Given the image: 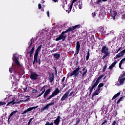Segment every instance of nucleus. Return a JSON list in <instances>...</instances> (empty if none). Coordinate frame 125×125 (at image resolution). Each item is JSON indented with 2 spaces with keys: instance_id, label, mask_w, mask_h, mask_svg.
<instances>
[{
  "instance_id": "36",
  "label": "nucleus",
  "mask_w": 125,
  "mask_h": 125,
  "mask_svg": "<svg viewBox=\"0 0 125 125\" xmlns=\"http://www.w3.org/2000/svg\"><path fill=\"white\" fill-rule=\"evenodd\" d=\"M103 1V0H98L97 2V4H99L100 3H101Z\"/></svg>"
},
{
  "instance_id": "63",
  "label": "nucleus",
  "mask_w": 125,
  "mask_h": 125,
  "mask_svg": "<svg viewBox=\"0 0 125 125\" xmlns=\"http://www.w3.org/2000/svg\"><path fill=\"white\" fill-rule=\"evenodd\" d=\"M31 46H32V44H30V45L29 46V47H31Z\"/></svg>"
},
{
  "instance_id": "48",
  "label": "nucleus",
  "mask_w": 125,
  "mask_h": 125,
  "mask_svg": "<svg viewBox=\"0 0 125 125\" xmlns=\"http://www.w3.org/2000/svg\"><path fill=\"white\" fill-rule=\"evenodd\" d=\"M73 93H74V92H71L69 94V96H72V95H73Z\"/></svg>"
},
{
  "instance_id": "17",
  "label": "nucleus",
  "mask_w": 125,
  "mask_h": 125,
  "mask_svg": "<svg viewBox=\"0 0 125 125\" xmlns=\"http://www.w3.org/2000/svg\"><path fill=\"white\" fill-rule=\"evenodd\" d=\"M38 56H39V55H36L34 54V62H33V64H35V62H36V63H38Z\"/></svg>"
},
{
  "instance_id": "49",
  "label": "nucleus",
  "mask_w": 125,
  "mask_h": 125,
  "mask_svg": "<svg viewBox=\"0 0 125 125\" xmlns=\"http://www.w3.org/2000/svg\"><path fill=\"white\" fill-rule=\"evenodd\" d=\"M47 15L48 17H49V11H48L47 12Z\"/></svg>"
},
{
  "instance_id": "9",
  "label": "nucleus",
  "mask_w": 125,
  "mask_h": 125,
  "mask_svg": "<svg viewBox=\"0 0 125 125\" xmlns=\"http://www.w3.org/2000/svg\"><path fill=\"white\" fill-rule=\"evenodd\" d=\"M119 82L120 85H123L125 81V72L119 78Z\"/></svg>"
},
{
  "instance_id": "13",
  "label": "nucleus",
  "mask_w": 125,
  "mask_h": 125,
  "mask_svg": "<svg viewBox=\"0 0 125 125\" xmlns=\"http://www.w3.org/2000/svg\"><path fill=\"white\" fill-rule=\"evenodd\" d=\"M54 102H52L50 104H48L46 105V106H45L43 108V110H48V109L49 108V106H51V105H54Z\"/></svg>"
},
{
  "instance_id": "40",
  "label": "nucleus",
  "mask_w": 125,
  "mask_h": 125,
  "mask_svg": "<svg viewBox=\"0 0 125 125\" xmlns=\"http://www.w3.org/2000/svg\"><path fill=\"white\" fill-rule=\"evenodd\" d=\"M32 121H33V118H31V119L29 120V122H28V125H30V124H31V122H32Z\"/></svg>"
},
{
  "instance_id": "39",
  "label": "nucleus",
  "mask_w": 125,
  "mask_h": 125,
  "mask_svg": "<svg viewBox=\"0 0 125 125\" xmlns=\"http://www.w3.org/2000/svg\"><path fill=\"white\" fill-rule=\"evenodd\" d=\"M80 122H81V120L78 119V120L76 121L75 125H79V124H80Z\"/></svg>"
},
{
  "instance_id": "16",
  "label": "nucleus",
  "mask_w": 125,
  "mask_h": 125,
  "mask_svg": "<svg viewBox=\"0 0 125 125\" xmlns=\"http://www.w3.org/2000/svg\"><path fill=\"white\" fill-rule=\"evenodd\" d=\"M60 123V116H58L57 119L54 121V124L56 125H59Z\"/></svg>"
},
{
  "instance_id": "5",
  "label": "nucleus",
  "mask_w": 125,
  "mask_h": 125,
  "mask_svg": "<svg viewBox=\"0 0 125 125\" xmlns=\"http://www.w3.org/2000/svg\"><path fill=\"white\" fill-rule=\"evenodd\" d=\"M39 77H40V75L37 74V73L31 72L30 78L32 81H37V80H39Z\"/></svg>"
},
{
  "instance_id": "35",
  "label": "nucleus",
  "mask_w": 125,
  "mask_h": 125,
  "mask_svg": "<svg viewBox=\"0 0 125 125\" xmlns=\"http://www.w3.org/2000/svg\"><path fill=\"white\" fill-rule=\"evenodd\" d=\"M103 85H104V84L103 83H100L98 85L99 88H100V87H102V86H103Z\"/></svg>"
},
{
  "instance_id": "19",
  "label": "nucleus",
  "mask_w": 125,
  "mask_h": 125,
  "mask_svg": "<svg viewBox=\"0 0 125 125\" xmlns=\"http://www.w3.org/2000/svg\"><path fill=\"white\" fill-rule=\"evenodd\" d=\"M54 57L55 59L58 60L60 58V55L58 53H55L54 54Z\"/></svg>"
},
{
  "instance_id": "58",
  "label": "nucleus",
  "mask_w": 125,
  "mask_h": 125,
  "mask_svg": "<svg viewBox=\"0 0 125 125\" xmlns=\"http://www.w3.org/2000/svg\"><path fill=\"white\" fill-rule=\"evenodd\" d=\"M44 3V1L42 0V3Z\"/></svg>"
},
{
  "instance_id": "2",
  "label": "nucleus",
  "mask_w": 125,
  "mask_h": 125,
  "mask_svg": "<svg viewBox=\"0 0 125 125\" xmlns=\"http://www.w3.org/2000/svg\"><path fill=\"white\" fill-rule=\"evenodd\" d=\"M81 25H77L74 26H72L70 27L68 29L66 30L65 31H63L61 35L56 39V41L57 42L58 41H60L62 40V41H65V39H66V36H64L65 33H68V32H71V31H74V30L76 29H78V28H80Z\"/></svg>"
},
{
  "instance_id": "3",
  "label": "nucleus",
  "mask_w": 125,
  "mask_h": 125,
  "mask_svg": "<svg viewBox=\"0 0 125 125\" xmlns=\"http://www.w3.org/2000/svg\"><path fill=\"white\" fill-rule=\"evenodd\" d=\"M102 53H104V56H103L102 59L104 60L106 57L110 55V51L108 50V47L105 46H103L101 50Z\"/></svg>"
},
{
  "instance_id": "37",
  "label": "nucleus",
  "mask_w": 125,
  "mask_h": 125,
  "mask_svg": "<svg viewBox=\"0 0 125 125\" xmlns=\"http://www.w3.org/2000/svg\"><path fill=\"white\" fill-rule=\"evenodd\" d=\"M5 104H6V103L4 102H0V106H1L2 105H5Z\"/></svg>"
},
{
  "instance_id": "10",
  "label": "nucleus",
  "mask_w": 125,
  "mask_h": 125,
  "mask_svg": "<svg viewBox=\"0 0 125 125\" xmlns=\"http://www.w3.org/2000/svg\"><path fill=\"white\" fill-rule=\"evenodd\" d=\"M38 107H39V106H33L32 107H30L29 108H28L27 109L24 110L23 111V112L22 113V115L23 116V117H26V113H28V112H31V111H32V110H34V109H37V108H38Z\"/></svg>"
},
{
  "instance_id": "31",
  "label": "nucleus",
  "mask_w": 125,
  "mask_h": 125,
  "mask_svg": "<svg viewBox=\"0 0 125 125\" xmlns=\"http://www.w3.org/2000/svg\"><path fill=\"white\" fill-rule=\"evenodd\" d=\"M32 93H37V92H38V90L34 88H32Z\"/></svg>"
},
{
  "instance_id": "7",
  "label": "nucleus",
  "mask_w": 125,
  "mask_h": 125,
  "mask_svg": "<svg viewBox=\"0 0 125 125\" xmlns=\"http://www.w3.org/2000/svg\"><path fill=\"white\" fill-rule=\"evenodd\" d=\"M103 76H101L98 77V79L97 80L96 82L94 83V84L92 85V86L90 88V92H92V91L94 89L96 86H97V85L99 83V81L102 79Z\"/></svg>"
},
{
  "instance_id": "52",
  "label": "nucleus",
  "mask_w": 125,
  "mask_h": 125,
  "mask_svg": "<svg viewBox=\"0 0 125 125\" xmlns=\"http://www.w3.org/2000/svg\"><path fill=\"white\" fill-rule=\"evenodd\" d=\"M120 50H121V47L119 48L118 50L116 52V53H118L119 52V51H120Z\"/></svg>"
},
{
  "instance_id": "23",
  "label": "nucleus",
  "mask_w": 125,
  "mask_h": 125,
  "mask_svg": "<svg viewBox=\"0 0 125 125\" xmlns=\"http://www.w3.org/2000/svg\"><path fill=\"white\" fill-rule=\"evenodd\" d=\"M118 62L117 61H115L109 67V69H112V68L114 67V66H115V65H116V64H117V62Z\"/></svg>"
},
{
  "instance_id": "12",
  "label": "nucleus",
  "mask_w": 125,
  "mask_h": 125,
  "mask_svg": "<svg viewBox=\"0 0 125 125\" xmlns=\"http://www.w3.org/2000/svg\"><path fill=\"white\" fill-rule=\"evenodd\" d=\"M76 44V54H79V52H80V48H81V45L80 44V42H77Z\"/></svg>"
},
{
  "instance_id": "28",
  "label": "nucleus",
  "mask_w": 125,
  "mask_h": 125,
  "mask_svg": "<svg viewBox=\"0 0 125 125\" xmlns=\"http://www.w3.org/2000/svg\"><path fill=\"white\" fill-rule=\"evenodd\" d=\"M25 98H27V99L24 101H21V102H26V101H29V100H30V96H25Z\"/></svg>"
},
{
  "instance_id": "27",
  "label": "nucleus",
  "mask_w": 125,
  "mask_h": 125,
  "mask_svg": "<svg viewBox=\"0 0 125 125\" xmlns=\"http://www.w3.org/2000/svg\"><path fill=\"white\" fill-rule=\"evenodd\" d=\"M54 80V75L53 74L52 75V77H50L49 81L50 83H52V82H53Z\"/></svg>"
},
{
  "instance_id": "6",
  "label": "nucleus",
  "mask_w": 125,
  "mask_h": 125,
  "mask_svg": "<svg viewBox=\"0 0 125 125\" xmlns=\"http://www.w3.org/2000/svg\"><path fill=\"white\" fill-rule=\"evenodd\" d=\"M60 93V90L58 88H57L54 92L52 93V94L46 100H49L50 99H51L52 97L54 96H55L58 94V93Z\"/></svg>"
},
{
  "instance_id": "8",
  "label": "nucleus",
  "mask_w": 125,
  "mask_h": 125,
  "mask_svg": "<svg viewBox=\"0 0 125 125\" xmlns=\"http://www.w3.org/2000/svg\"><path fill=\"white\" fill-rule=\"evenodd\" d=\"M22 101H24L20 100L18 101L17 100V99L14 98L12 101L8 103L7 104H6V106H8V105H10V104H12V105H14V104H19V103H20V102H22Z\"/></svg>"
},
{
  "instance_id": "34",
  "label": "nucleus",
  "mask_w": 125,
  "mask_h": 125,
  "mask_svg": "<svg viewBox=\"0 0 125 125\" xmlns=\"http://www.w3.org/2000/svg\"><path fill=\"white\" fill-rule=\"evenodd\" d=\"M34 50H35V47H33L30 52V53H31V54H33L34 53Z\"/></svg>"
},
{
  "instance_id": "50",
  "label": "nucleus",
  "mask_w": 125,
  "mask_h": 125,
  "mask_svg": "<svg viewBox=\"0 0 125 125\" xmlns=\"http://www.w3.org/2000/svg\"><path fill=\"white\" fill-rule=\"evenodd\" d=\"M120 102H121V100H118V101L117 102V104H119V103H120Z\"/></svg>"
},
{
  "instance_id": "1",
  "label": "nucleus",
  "mask_w": 125,
  "mask_h": 125,
  "mask_svg": "<svg viewBox=\"0 0 125 125\" xmlns=\"http://www.w3.org/2000/svg\"><path fill=\"white\" fill-rule=\"evenodd\" d=\"M15 55H16L14 54L13 55V60L14 63H12V67L9 68V72L10 73H14V74H12V79L13 78L15 82H17L19 78V74L16 73V69L17 67H20L21 65L20 64L19 61H18V57H17Z\"/></svg>"
},
{
  "instance_id": "60",
  "label": "nucleus",
  "mask_w": 125,
  "mask_h": 125,
  "mask_svg": "<svg viewBox=\"0 0 125 125\" xmlns=\"http://www.w3.org/2000/svg\"><path fill=\"white\" fill-rule=\"evenodd\" d=\"M55 72H56V73H57V70H56V68H55Z\"/></svg>"
},
{
  "instance_id": "26",
  "label": "nucleus",
  "mask_w": 125,
  "mask_h": 125,
  "mask_svg": "<svg viewBox=\"0 0 125 125\" xmlns=\"http://www.w3.org/2000/svg\"><path fill=\"white\" fill-rule=\"evenodd\" d=\"M98 31H99L101 33H104V27H99L98 28Z\"/></svg>"
},
{
  "instance_id": "20",
  "label": "nucleus",
  "mask_w": 125,
  "mask_h": 125,
  "mask_svg": "<svg viewBox=\"0 0 125 125\" xmlns=\"http://www.w3.org/2000/svg\"><path fill=\"white\" fill-rule=\"evenodd\" d=\"M123 55H124V53L123 52L121 51V53L118 54L116 55V57H115V59H117V58H119V57H121V56H123Z\"/></svg>"
},
{
  "instance_id": "61",
  "label": "nucleus",
  "mask_w": 125,
  "mask_h": 125,
  "mask_svg": "<svg viewBox=\"0 0 125 125\" xmlns=\"http://www.w3.org/2000/svg\"><path fill=\"white\" fill-rule=\"evenodd\" d=\"M108 0H103V1H107Z\"/></svg>"
},
{
  "instance_id": "4",
  "label": "nucleus",
  "mask_w": 125,
  "mask_h": 125,
  "mask_svg": "<svg viewBox=\"0 0 125 125\" xmlns=\"http://www.w3.org/2000/svg\"><path fill=\"white\" fill-rule=\"evenodd\" d=\"M79 71H80V67H78L70 74V77H73V76H74L75 78H78V76H79V74H80Z\"/></svg>"
},
{
  "instance_id": "59",
  "label": "nucleus",
  "mask_w": 125,
  "mask_h": 125,
  "mask_svg": "<svg viewBox=\"0 0 125 125\" xmlns=\"http://www.w3.org/2000/svg\"><path fill=\"white\" fill-rule=\"evenodd\" d=\"M33 54H31V53H30V57H32V55Z\"/></svg>"
},
{
  "instance_id": "11",
  "label": "nucleus",
  "mask_w": 125,
  "mask_h": 125,
  "mask_svg": "<svg viewBox=\"0 0 125 125\" xmlns=\"http://www.w3.org/2000/svg\"><path fill=\"white\" fill-rule=\"evenodd\" d=\"M71 92V89L68 90L62 97L61 100V101H64L67 97H68V95H69V94Z\"/></svg>"
},
{
  "instance_id": "51",
  "label": "nucleus",
  "mask_w": 125,
  "mask_h": 125,
  "mask_svg": "<svg viewBox=\"0 0 125 125\" xmlns=\"http://www.w3.org/2000/svg\"><path fill=\"white\" fill-rule=\"evenodd\" d=\"M120 50H121V47L119 48L118 50L116 52V53H118L119 52V51H120Z\"/></svg>"
},
{
  "instance_id": "21",
  "label": "nucleus",
  "mask_w": 125,
  "mask_h": 125,
  "mask_svg": "<svg viewBox=\"0 0 125 125\" xmlns=\"http://www.w3.org/2000/svg\"><path fill=\"white\" fill-rule=\"evenodd\" d=\"M18 112V111H17V110L12 112L9 116V119H10V118H11L12 117V116H14V115H15L16 114V113H17Z\"/></svg>"
},
{
  "instance_id": "33",
  "label": "nucleus",
  "mask_w": 125,
  "mask_h": 125,
  "mask_svg": "<svg viewBox=\"0 0 125 125\" xmlns=\"http://www.w3.org/2000/svg\"><path fill=\"white\" fill-rule=\"evenodd\" d=\"M117 15H118V13H117V12H114L113 14V19L115 20V17L117 16Z\"/></svg>"
},
{
  "instance_id": "24",
  "label": "nucleus",
  "mask_w": 125,
  "mask_h": 125,
  "mask_svg": "<svg viewBox=\"0 0 125 125\" xmlns=\"http://www.w3.org/2000/svg\"><path fill=\"white\" fill-rule=\"evenodd\" d=\"M121 94V92H118L116 94H115L113 97L112 98V100H114V99H115L116 98H117V97H118V96H119V95H120Z\"/></svg>"
},
{
  "instance_id": "55",
  "label": "nucleus",
  "mask_w": 125,
  "mask_h": 125,
  "mask_svg": "<svg viewBox=\"0 0 125 125\" xmlns=\"http://www.w3.org/2000/svg\"><path fill=\"white\" fill-rule=\"evenodd\" d=\"M39 63L40 64H41V59H39Z\"/></svg>"
},
{
  "instance_id": "18",
  "label": "nucleus",
  "mask_w": 125,
  "mask_h": 125,
  "mask_svg": "<svg viewBox=\"0 0 125 125\" xmlns=\"http://www.w3.org/2000/svg\"><path fill=\"white\" fill-rule=\"evenodd\" d=\"M50 89H48L45 92V93L44 94V98H45V97H46L47 96V95H48V94L49 93V92H50Z\"/></svg>"
},
{
  "instance_id": "15",
  "label": "nucleus",
  "mask_w": 125,
  "mask_h": 125,
  "mask_svg": "<svg viewBox=\"0 0 125 125\" xmlns=\"http://www.w3.org/2000/svg\"><path fill=\"white\" fill-rule=\"evenodd\" d=\"M77 5H78L79 9L83 8V2L81 1H78L76 2Z\"/></svg>"
},
{
  "instance_id": "57",
  "label": "nucleus",
  "mask_w": 125,
  "mask_h": 125,
  "mask_svg": "<svg viewBox=\"0 0 125 125\" xmlns=\"http://www.w3.org/2000/svg\"><path fill=\"white\" fill-rule=\"evenodd\" d=\"M123 97H120L119 100H120V101H122V99H123Z\"/></svg>"
},
{
  "instance_id": "43",
  "label": "nucleus",
  "mask_w": 125,
  "mask_h": 125,
  "mask_svg": "<svg viewBox=\"0 0 125 125\" xmlns=\"http://www.w3.org/2000/svg\"><path fill=\"white\" fill-rule=\"evenodd\" d=\"M38 7L39 9H41L42 8V5L41 4H39Z\"/></svg>"
},
{
  "instance_id": "47",
  "label": "nucleus",
  "mask_w": 125,
  "mask_h": 125,
  "mask_svg": "<svg viewBox=\"0 0 125 125\" xmlns=\"http://www.w3.org/2000/svg\"><path fill=\"white\" fill-rule=\"evenodd\" d=\"M116 125V121H114L113 122L112 124V125Z\"/></svg>"
},
{
  "instance_id": "64",
  "label": "nucleus",
  "mask_w": 125,
  "mask_h": 125,
  "mask_svg": "<svg viewBox=\"0 0 125 125\" xmlns=\"http://www.w3.org/2000/svg\"><path fill=\"white\" fill-rule=\"evenodd\" d=\"M52 51H53V52H54V51H55V50H52Z\"/></svg>"
},
{
  "instance_id": "42",
  "label": "nucleus",
  "mask_w": 125,
  "mask_h": 125,
  "mask_svg": "<svg viewBox=\"0 0 125 125\" xmlns=\"http://www.w3.org/2000/svg\"><path fill=\"white\" fill-rule=\"evenodd\" d=\"M110 35H114V30L110 31Z\"/></svg>"
},
{
  "instance_id": "29",
  "label": "nucleus",
  "mask_w": 125,
  "mask_h": 125,
  "mask_svg": "<svg viewBox=\"0 0 125 125\" xmlns=\"http://www.w3.org/2000/svg\"><path fill=\"white\" fill-rule=\"evenodd\" d=\"M41 91H42V92L40 94H41V95H42L44 93V91H45V89L44 88H42L41 89Z\"/></svg>"
},
{
  "instance_id": "56",
  "label": "nucleus",
  "mask_w": 125,
  "mask_h": 125,
  "mask_svg": "<svg viewBox=\"0 0 125 125\" xmlns=\"http://www.w3.org/2000/svg\"><path fill=\"white\" fill-rule=\"evenodd\" d=\"M24 91H26L27 90V87H25L23 89Z\"/></svg>"
},
{
  "instance_id": "62",
  "label": "nucleus",
  "mask_w": 125,
  "mask_h": 125,
  "mask_svg": "<svg viewBox=\"0 0 125 125\" xmlns=\"http://www.w3.org/2000/svg\"><path fill=\"white\" fill-rule=\"evenodd\" d=\"M10 120V119H9V117H8V122H9Z\"/></svg>"
},
{
  "instance_id": "32",
  "label": "nucleus",
  "mask_w": 125,
  "mask_h": 125,
  "mask_svg": "<svg viewBox=\"0 0 125 125\" xmlns=\"http://www.w3.org/2000/svg\"><path fill=\"white\" fill-rule=\"evenodd\" d=\"M99 90H100V88H98V89H97V90L95 92V95H98V94H99V93L98 92V91H99Z\"/></svg>"
},
{
  "instance_id": "41",
  "label": "nucleus",
  "mask_w": 125,
  "mask_h": 125,
  "mask_svg": "<svg viewBox=\"0 0 125 125\" xmlns=\"http://www.w3.org/2000/svg\"><path fill=\"white\" fill-rule=\"evenodd\" d=\"M106 68H107V65H105L104 66L103 68V71H105V70H106Z\"/></svg>"
},
{
  "instance_id": "38",
  "label": "nucleus",
  "mask_w": 125,
  "mask_h": 125,
  "mask_svg": "<svg viewBox=\"0 0 125 125\" xmlns=\"http://www.w3.org/2000/svg\"><path fill=\"white\" fill-rule=\"evenodd\" d=\"M45 125H53V123H50L49 122H47Z\"/></svg>"
},
{
  "instance_id": "30",
  "label": "nucleus",
  "mask_w": 125,
  "mask_h": 125,
  "mask_svg": "<svg viewBox=\"0 0 125 125\" xmlns=\"http://www.w3.org/2000/svg\"><path fill=\"white\" fill-rule=\"evenodd\" d=\"M89 51H88L87 52V56H86V61H87V60H88V59H89Z\"/></svg>"
},
{
  "instance_id": "44",
  "label": "nucleus",
  "mask_w": 125,
  "mask_h": 125,
  "mask_svg": "<svg viewBox=\"0 0 125 125\" xmlns=\"http://www.w3.org/2000/svg\"><path fill=\"white\" fill-rule=\"evenodd\" d=\"M92 15L93 17H95V16H96V14H95V12H94V13H92Z\"/></svg>"
},
{
  "instance_id": "14",
  "label": "nucleus",
  "mask_w": 125,
  "mask_h": 125,
  "mask_svg": "<svg viewBox=\"0 0 125 125\" xmlns=\"http://www.w3.org/2000/svg\"><path fill=\"white\" fill-rule=\"evenodd\" d=\"M42 49V45H40L38 46L37 49L36 50L35 52V54L36 55H39V51H41V50Z\"/></svg>"
},
{
  "instance_id": "54",
  "label": "nucleus",
  "mask_w": 125,
  "mask_h": 125,
  "mask_svg": "<svg viewBox=\"0 0 125 125\" xmlns=\"http://www.w3.org/2000/svg\"><path fill=\"white\" fill-rule=\"evenodd\" d=\"M54 2H57L58 1V0H52Z\"/></svg>"
},
{
  "instance_id": "25",
  "label": "nucleus",
  "mask_w": 125,
  "mask_h": 125,
  "mask_svg": "<svg viewBox=\"0 0 125 125\" xmlns=\"http://www.w3.org/2000/svg\"><path fill=\"white\" fill-rule=\"evenodd\" d=\"M83 71H85L83 72L82 74V77H84V75H86V73H87V69H85V68H83Z\"/></svg>"
},
{
  "instance_id": "22",
  "label": "nucleus",
  "mask_w": 125,
  "mask_h": 125,
  "mask_svg": "<svg viewBox=\"0 0 125 125\" xmlns=\"http://www.w3.org/2000/svg\"><path fill=\"white\" fill-rule=\"evenodd\" d=\"M77 0H73L72 2L71 3V4L70 5V7H69V8H70L69 11H71V10H72V8L73 7V4L74 2H76V1H77Z\"/></svg>"
},
{
  "instance_id": "53",
  "label": "nucleus",
  "mask_w": 125,
  "mask_h": 125,
  "mask_svg": "<svg viewBox=\"0 0 125 125\" xmlns=\"http://www.w3.org/2000/svg\"><path fill=\"white\" fill-rule=\"evenodd\" d=\"M40 96H42V95H41V94H39L38 96H37L36 97V98H38V97H40Z\"/></svg>"
},
{
  "instance_id": "46",
  "label": "nucleus",
  "mask_w": 125,
  "mask_h": 125,
  "mask_svg": "<svg viewBox=\"0 0 125 125\" xmlns=\"http://www.w3.org/2000/svg\"><path fill=\"white\" fill-rule=\"evenodd\" d=\"M65 81V77H63L62 80V83H64Z\"/></svg>"
},
{
  "instance_id": "45",
  "label": "nucleus",
  "mask_w": 125,
  "mask_h": 125,
  "mask_svg": "<svg viewBox=\"0 0 125 125\" xmlns=\"http://www.w3.org/2000/svg\"><path fill=\"white\" fill-rule=\"evenodd\" d=\"M107 123V121L105 120V121H104L102 124V125H105V124H106Z\"/></svg>"
}]
</instances>
